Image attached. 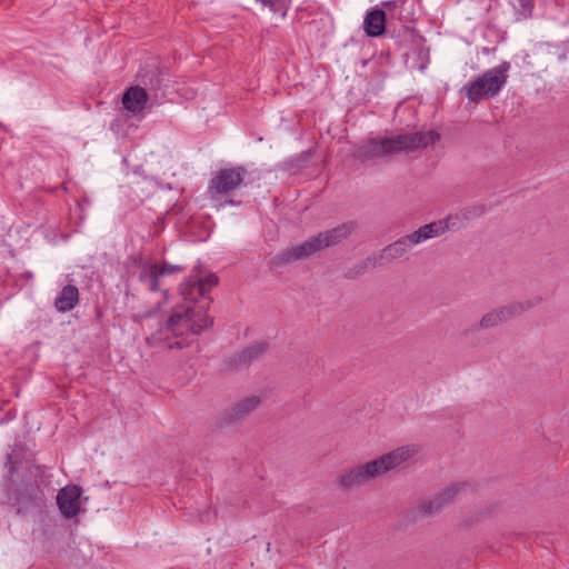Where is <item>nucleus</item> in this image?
<instances>
[{
	"mask_svg": "<svg viewBox=\"0 0 569 569\" xmlns=\"http://www.w3.org/2000/svg\"><path fill=\"white\" fill-rule=\"evenodd\" d=\"M440 139L435 130L405 132L392 137L370 138L362 141L355 150L353 157L369 164L380 158L399 152H412L433 146Z\"/></svg>",
	"mask_w": 569,
	"mask_h": 569,
	"instance_id": "1",
	"label": "nucleus"
},
{
	"mask_svg": "<svg viewBox=\"0 0 569 569\" xmlns=\"http://www.w3.org/2000/svg\"><path fill=\"white\" fill-rule=\"evenodd\" d=\"M418 450L415 445L402 446L377 459L346 469L337 477V486L346 491L357 490L388 471L405 466Z\"/></svg>",
	"mask_w": 569,
	"mask_h": 569,
	"instance_id": "2",
	"label": "nucleus"
},
{
	"mask_svg": "<svg viewBox=\"0 0 569 569\" xmlns=\"http://www.w3.org/2000/svg\"><path fill=\"white\" fill-rule=\"evenodd\" d=\"M196 312L192 307H186L182 310L174 311L166 322L146 338V343L149 347H158L166 345L168 349H182L188 346L184 340H176L170 342V335L172 337L182 336L184 332L192 335H200L204 329L212 326L213 320L203 315L199 320L194 319Z\"/></svg>",
	"mask_w": 569,
	"mask_h": 569,
	"instance_id": "3",
	"label": "nucleus"
},
{
	"mask_svg": "<svg viewBox=\"0 0 569 569\" xmlns=\"http://www.w3.org/2000/svg\"><path fill=\"white\" fill-rule=\"evenodd\" d=\"M355 229L353 222L339 224L330 230L310 237L301 243L287 248L274 256L271 263L274 267H282L296 261L305 260L319 252L347 239Z\"/></svg>",
	"mask_w": 569,
	"mask_h": 569,
	"instance_id": "4",
	"label": "nucleus"
},
{
	"mask_svg": "<svg viewBox=\"0 0 569 569\" xmlns=\"http://www.w3.org/2000/svg\"><path fill=\"white\" fill-rule=\"evenodd\" d=\"M509 69L510 63L503 61L463 86L461 91L465 92L469 101L475 103L485 98H493L507 83Z\"/></svg>",
	"mask_w": 569,
	"mask_h": 569,
	"instance_id": "5",
	"label": "nucleus"
},
{
	"mask_svg": "<svg viewBox=\"0 0 569 569\" xmlns=\"http://www.w3.org/2000/svg\"><path fill=\"white\" fill-rule=\"evenodd\" d=\"M247 170L241 167L224 168L218 170L211 178L207 190L212 201H220L224 196L234 191L244 180Z\"/></svg>",
	"mask_w": 569,
	"mask_h": 569,
	"instance_id": "6",
	"label": "nucleus"
},
{
	"mask_svg": "<svg viewBox=\"0 0 569 569\" xmlns=\"http://www.w3.org/2000/svg\"><path fill=\"white\" fill-rule=\"evenodd\" d=\"M82 488L77 485H68L57 493V506L64 519L77 517L81 512L80 498Z\"/></svg>",
	"mask_w": 569,
	"mask_h": 569,
	"instance_id": "7",
	"label": "nucleus"
},
{
	"mask_svg": "<svg viewBox=\"0 0 569 569\" xmlns=\"http://www.w3.org/2000/svg\"><path fill=\"white\" fill-rule=\"evenodd\" d=\"M217 283L218 278L214 274H209L206 278L189 277L181 283L180 292L186 300L193 301L198 297H204Z\"/></svg>",
	"mask_w": 569,
	"mask_h": 569,
	"instance_id": "8",
	"label": "nucleus"
},
{
	"mask_svg": "<svg viewBox=\"0 0 569 569\" xmlns=\"http://www.w3.org/2000/svg\"><path fill=\"white\" fill-rule=\"evenodd\" d=\"M466 488L465 483H455L446 488L442 492L433 498L422 502L420 512L423 516H431L440 512L446 506L451 503L455 498Z\"/></svg>",
	"mask_w": 569,
	"mask_h": 569,
	"instance_id": "9",
	"label": "nucleus"
},
{
	"mask_svg": "<svg viewBox=\"0 0 569 569\" xmlns=\"http://www.w3.org/2000/svg\"><path fill=\"white\" fill-rule=\"evenodd\" d=\"M148 98L149 97L144 88L133 86L123 92L122 106L132 116H138L144 110Z\"/></svg>",
	"mask_w": 569,
	"mask_h": 569,
	"instance_id": "10",
	"label": "nucleus"
},
{
	"mask_svg": "<svg viewBox=\"0 0 569 569\" xmlns=\"http://www.w3.org/2000/svg\"><path fill=\"white\" fill-rule=\"evenodd\" d=\"M363 30L371 38L382 36L386 31V12L378 8L369 10L363 19Z\"/></svg>",
	"mask_w": 569,
	"mask_h": 569,
	"instance_id": "11",
	"label": "nucleus"
},
{
	"mask_svg": "<svg viewBox=\"0 0 569 569\" xmlns=\"http://www.w3.org/2000/svg\"><path fill=\"white\" fill-rule=\"evenodd\" d=\"M411 246L406 237H401L392 243L386 246L377 256L381 264L390 263L393 260L401 258L411 250Z\"/></svg>",
	"mask_w": 569,
	"mask_h": 569,
	"instance_id": "12",
	"label": "nucleus"
},
{
	"mask_svg": "<svg viewBox=\"0 0 569 569\" xmlns=\"http://www.w3.org/2000/svg\"><path fill=\"white\" fill-rule=\"evenodd\" d=\"M267 349L268 345L266 342H254L236 355L231 363L236 367L249 366L252 361L259 359Z\"/></svg>",
	"mask_w": 569,
	"mask_h": 569,
	"instance_id": "13",
	"label": "nucleus"
},
{
	"mask_svg": "<svg viewBox=\"0 0 569 569\" xmlns=\"http://www.w3.org/2000/svg\"><path fill=\"white\" fill-rule=\"evenodd\" d=\"M261 400L257 396H250L248 398L242 399L237 402L228 410V417L232 421H239L249 416L253 410H256Z\"/></svg>",
	"mask_w": 569,
	"mask_h": 569,
	"instance_id": "14",
	"label": "nucleus"
},
{
	"mask_svg": "<svg viewBox=\"0 0 569 569\" xmlns=\"http://www.w3.org/2000/svg\"><path fill=\"white\" fill-rule=\"evenodd\" d=\"M79 301V290L73 284H67L62 288L54 300V307L59 312L72 310Z\"/></svg>",
	"mask_w": 569,
	"mask_h": 569,
	"instance_id": "15",
	"label": "nucleus"
},
{
	"mask_svg": "<svg viewBox=\"0 0 569 569\" xmlns=\"http://www.w3.org/2000/svg\"><path fill=\"white\" fill-rule=\"evenodd\" d=\"M540 301V298L527 299L522 301H512L507 306L500 307V313H502L505 320L508 321L532 309Z\"/></svg>",
	"mask_w": 569,
	"mask_h": 569,
	"instance_id": "16",
	"label": "nucleus"
},
{
	"mask_svg": "<svg viewBox=\"0 0 569 569\" xmlns=\"http://www.w3.org/2000/svg\"><path fill=\"white\" fill-rule=\"evenodd\" d=\"M458 218H459L458 216L455 218L450 216L447 219L433 221V222L423 224L420 228L423 231V234L427 240L432 239V238L441 236L442 233L446 232V230L456 227V223L453 220L458 219Z\"/></svg>",
	"mask_w": 569,
	"mask_h": 569,
	"instance_id": "17",
	"label": "nucleus"
},
{
	"mask_svg": "<svg viewBox=\"0 0 569 569\" xmlns=\"http://www.w3.org/2000/svg\"><path fill=\"white\" fill-rule=\"evenodd\" d=\"M159 277L160 273L158 271V264H146L142 267L139 279L142 283H144L150 291L159 290Z\"/></svg>",
	"mask_w": 569,
	"mask_h": 569,
	"instance_id": "18",
	"label": "nucleus"
},
{
	"mask_svg": "<svg viewBox=\"0 0 569 569\" xmlns=\"http://www.w3.org/2000/svg\"><path fill=\"white\" fill-rule=\"evenodd\" d=\"M381 262L379 261L378 259V256L377 254H373V256H369L367 257L365 260H362L361 262H359L357 266H355L353 269L349 270L347 276L352 278V277H356V276H359V274H362L365 273V271L367 270V268L371 267V268H377V267H381Z\"/></svg>",
	"mask_w": 569,
	"mask_h": 569,
	"instance_id": "19",
	"label": "nucleus"
},
{
	"mask_svg": "<svg viewBox=\"0 0 569 569\" xmlns=\"http://www.w3.org/2000/svg\"><path fill=\"white\" fill-rule=\"evenodd\" d=\"M506 322L503 315L500 313V308L487 312L480 320L479 326L482 329H489L500 323Z\"/></svg>",
	"mask_w": 569,
	"mask_h": 569,
	"instance_id": "20",
	"label": "nucleus"
},
{
	"mask_svg": "<svg viewBox=\"0 0 569 569\" xmlns=\"http://www.w3.org/2000/svg\"><path fill=\"white\" fill-rule=\"evenodd\" d=\"M310 157H311L310 151L301 152L300 154L287 160L284 162V167H286V169H288L292 172H296L305 167V164L310 160Z\"/></svg>",
	"mask_w": 569,
	"mask_h": 569,
	"instance_id": "21",
	"label": "nucleus"
},
{
	"mask_svg": "<svg viewBox=\"0 0 569 569\" xmlns=\"http://www.w3.org/2000/svg\"><path fill=\"white\" fill-rule=\"evenodd\" d=\"M141 82L149 87L150 90H160L162 84V79L159 76L157 69L150 70V72L141 74Z\"/></svg>",
	"mask_w": 569,
	"mask_h": 569,
	"instance_id": "22",
	"label": "nucleus"
},
{
	"mask_svg": "<svg viewBox=\"0 0 569 569\" xmlns=\"http://www.w3.org/2000/svg\"><path fill=\"white\" fill-rule=\"evenodd\" d=\"M487 211L485 204H473L461 210L460 216L463 220L469 221L482 217Z\"/></svg>",
	"mask_w": 569,
	"mask_h": 569,
	"instance_id": "23",
	"label": "nucleus"
},
{
	"mask_svg": "<svg viewBox=\"0 0 569 569\" xmlns=\"http://www.w3.org/2000/svg\"><path fill=\"white\" fill-rule=\"evenodd\" d=\"M158 271L160 276H171L183 271V267L180 264H171L169 262H163L161 266L158 264Z\"/></svg>",
	"mask_w": 569,
	"mask_h": 569,
	"instance_id": "24",
	"label": "nucleus"
},
{
	"mask_svg": "<svg viewBox=\"0 0 569 569\" xmlns=\"http://www.w3.org/2000/svg\"><path fill=\"white\" fill-rule=\"evenodd\" d=\"M405 237H406L407 241L409 242V244L411 246V248L417 244H420L427 240L421 228L417 229L416 231H413Z\"/></svg>",
	"mask_w": 569,
	"mask_h": 569,
	"instance_id": "25",
	"label": "nucleus"
},
{
	"mask_svg": "<svg viewBox=\"0 0 569 569\" xmlns=\"http://www.w3.org/2000/svg\"><path fill=\"white\" fill-rule=\"evenodd\" d=\"M408 0H390V1H382L381 6L387 9L388 11L398 10L401 7L405 6V3Z\"/></svg>",
	"mask_w": 569,
	"mask_h": 569,
	"instance_id": "26",
	"label": "nucleus"
},
{
	"mask_svg": "<svg viewBox=\"0 0 569 569\" xmlns=\"http://www.w3.org/2000/svg\"><path fill=\"white\" fill-rule=\"evenodd\" d=\"M214 202H216V207L218 209L223 208L226 206H238V204H240V201H236L232 198H222L220 201H214Z\"/></svg>",
	"mask_w": 569,
	"mask_h": 569,
	"instance_id": "27",
	"label": "nucleus"
},
{
	"mask_svg": "<svg viewBox=\"0 0 569 569\" xmlns=\"http://www.w3.org/2000/svg\"><path fill=\"white\" fill-rule=\"evenodd\" d=\"M523 11L531 12L533 8V0H518Z\"/></svg>",
	"mask_w": 569,
	"mask_h": 569,
	"instance_id": "28",
	"label": "nucleus"
},
{
	"mask_svg": "<svg viewBox=\"0 0 569 569\" xmlns=\"http://www.w3.org/2000/svg\"><path fill=\"white\" fill-rule=\"evenodd\" d=\"M157 312H158L157 310L146 311V312H143V313H140V315H139V318H140V319H149V318L154 317V316L157 315Z\"/></svg>",
	"mask_w": 569,
	"mask_h": 569,
	"instance_id": "29",
	"label": "nucleus"
}]
</instances>
